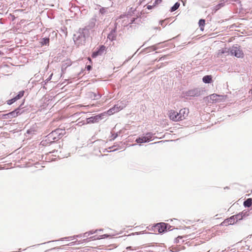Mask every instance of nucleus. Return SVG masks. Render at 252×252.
Masks as SVG:
<instances>
[{
  "mask_svg": "<svg viewBox=\"0 0 252 252\" xmlns=\"http://www.w3.org/2000/svg\"><path fill=\"white\" fill-rule=\"evenodd\" d=\"M169 113V117L170 120L175 122L180 121L178 112L174 110H171Z\"/></svg>",
  "mask_w": 252,
  "mask_h": 252,
  "instance_id": "ddd939ff",
  "label": "nucleus"
},
{
  "mask_svg": "<svg viewBox=\"0 0 252 252\" xmlns=\"http://www.w3.org/2000/svg\"><path fill=\"white\" fill-rule=\"evenodd\" d=\"M94 144L95 147H97L98 148H100L101 146H103L105 144V142L104 140L102 139H97L95 140L93 142Z\"/></svg>",
  "mask_w": 252,
  "mask_h": 252,
  "instance_id": "6ab92c4d",
  "label": "nucleus"
},
{
  "mask_svg": "<svg viewBox=\"0 0 252 252\" xmlns=\"http://www.w3.org/2000/svg\"><path fill=\"white\" fill-rule=\"evenodd\" d=\"M235 221L233 216L230 218L225 219L223 221L220 223L221 226H228L229 225H233L235 223Z\"/></svg>",
  "mask_w": 252,
  "mask_h": 252,
  "instance_id": "4468645a",
  "label": "nucleus"
},
{
  "mask_svg": "<svg viewBox=\"0 0 252 252\" xmlns=\"http://www.w3.org/2000/svg\"><path fill=\"white\" fill-rule=\"evenodd\" d=\"M75 243H76V242H72L70 243L68 245H69V246H73L75 244Z\"/></svg>",
  "mask_w": 252,
  "mask_h": 252,
  "instance_id": "864d4df0",
  "label": "nucleus"
},
{
  "mask_svg": "<svg viewBox=\"0 0 252 252\" xmlns=\"http://www.w3.org/2000/svg\"><path fill=\"white\" fill-rule=\"evenodd\" d=\"M116 29H112L110 33L108 34L107 38L111 41L116 40Z\"/></svg>",
  "mask_w": 252,
  "mask_h": 252,
  "instance_id": "a211bd4d",
  "label": "nucleus"
},
{
  "mask_svg": "<svg viewBox=\"0 0 252 252\" xmlns=\"http://www.w3.org/2000/svg\"><path fill=\"white\" fill-rule=\"evenodd\" d=\"M159 44L160 43H158L155 46H153L152 47V48H153L154 50H156L158 48V47H156V46H158Z\"/></svg>",
  "mask_w": 252,
  "mask_h": 252,
  "instance_id": "09e8293b",
  "label": "nucleus"
},
{
  "mask_svg": "<svg viewBox=\"0 0 252 252\" xmlns=\"http://www.w3.org/2000/svg\"><path fill=\"white\" fill-rule=\"evenodd\" d=\"M199 27H200L201 29L202 30V28L204 26L205 24V21L204 19H200L199 21L198 22Z\"/></svg>",
  "mask_w": 252,
  "mask_h": 252,
  "instance_id": "473e14b6",
  "label": "nucleus"
},
{
  "mask_svg": "<svg viewBox=\"0 0 252 252\" xmlns=\"http://www.w3.org/2000/svg\"><path fill=\"white\" fill-rule=\"evenodd\" d=\"M111 141H113L118 136V132L117 133H113L112 132H111Z\"/></svg>",
  "mask_w": 252,
  "mask_h": 252,
  "instance_id": "f704fd0d",
  "label": "nucleus"
},
{
  "mask_svg": "<svg viewBox=\"0 0 252 252\" xmlns=\"http://www.w3.org/2000/svg\"><path fill=\"white\" fill-rule=\"evenodd\" d=\"M52 75H53V73H52V74L50 75V76L49 77V78H48L46 80H47V81H48L49 80H50L51 79Z\"/></svg>",
  "mask_w": 252,
  "mask_h": 252,
  "instance_id": "3c124183",
  "label": "nucleus"
},
{
  "mask_svg": "<svg viewBox=\"0 0 252 252\" xmlns=\"http://www.w3.org/2000/svg\"><path fill=\"white\" fill-rule=\"evenodd\" d=\"M108 8L101 7L99 9V13L102 15H104L107 13Z\"/></svg>",
  "mask_w": 252,
  "mask_h": 252,
  "instance_id": "7c9ffc66",
  "label": "nucleus"
},
{
  "mask_svg": "<svg viewBox=\"0 0 252 252\" xmlns=\"http://www.w3.org/2000/svg\"><path fill=\"white\" fill-rule=\"evenodd\" d=\"M112 148H113V146L108 148L109 149H112Z\"/></svg>",
  "mask_w": 252,
  "mask_h": 252,
  "instance_id": "0e129e2a",
  "label": "nucleus"
},
{
  "mask_svg": "<svg viewBox=\"0 0 252 252\" xmlns=\"http://www.w3.org/2000/svg\"><path fill=\"white\" fill-rule=\"evenodd\" d=\"M137 249L136 247L133 248L131 246H128L126 248V250L124 251L123 252H127V251L130 250V251H133L136 250Z\"/></svg>",
  "mask_w": 252,
  "mask_h": 252,
  "instance_id": "c9c22d12",
  "label": "nucleus"
},
{
  "mask_svg": "<svg viewBox=\"0 0 252 252\" xmlns=\"http://www.w3.org/2000/svg\"><path fill=\"white\" fill-rule=\"evenodd\" d=\"M90 34L86 29H80L78 32L74 34L73 40L75 43L78 45H84L86 39L89 38Z\"/></svg>",
  "mask_w": 252,
  "mask_h": 252,
  "instance_id": "f257e3e1",
  "label": "nucleus"
},
{
  "mask_svg": "<svg viewBox=\"0 0 252 252\" xmlns=\"http://www.w3.org/2000/svg\"><path fill=\"white\" fill-rule=\"evenodd\" d=\"M97 231H98L97 229H96L95 230H91L88 231V234L89 235H92V234H94V233H96Z\"/></svg>",
  "mask_w": 252,
  "mask_h": 252,
  "instance_id": "ea45409f",
  "label": "nucleus"
},
{
  "mask_svg": "<svg viewBox=\"0 0 252 252\" xmlns=\"http://www.w3.org/2000/svg\"><path fill=\"white\" fill-rule=\"evenodd\" d=\"M234 71H237V72H239L240 71V70H238V69L236 68L234 69Z\"/></svg>",
  "mask_w": 252,
  "mask_h": 252,
  "instance_id": "052dcab7",
  "label": "nucleus"
},
{
  "mask_svg": "<svg viewBox=\"0 0 252 252\" xmlns=\"http://www.w3.org/2000/svg\"><path fill=\"white\" fill-rule=\"evenodd\" d=\"M252 205V198H249L246 199L243 202V205L245 207L249 208Z\"/></svg>",
  "mask_w": 252,
  "mask_h": 252,
  "instance_id": "412c9836",
  "label": "nucleus"
},
{
  "mask_svg": "<svg viewBox=\"0 0 252 252\" xmlns=\"http://www.w3.org/2000/svg\"><path fill=\"white\" fill-rule=\"evenodd\" d=\"M227 0H220V2H222V1H223V2H225V1H226Z\"/></svg>",
  "mask_w": 252,
  "mask_h": 252,
  "instance_id": "e2e57ef3",
  "label": "nucleus"
},
{
  "mask_svg": "<svg viewBox=\"0 0 252 252\" xmlns=\"http://www.w3.org/2000/svg\"><path fill=\"white\" fill-rule=\"evenodd\" d=\"M203 92L204 91L202 88L198 87L189 90L187 91L183 92L182 94L184 95V97H198L202 95Z\"/></svg>",
  "mask_w": 252,
  "mask_h": 252,
  "instance_id": "f03ea898",
  "label": "nucleus"
},
{
  "mask_svg": "<svg viewBox=\"0 0 252 252\" xmlns=\"http://www.w3.org/2000/svg\"><path fill=\"white\" fill-rule=\"evenodd\" d=\"M235 222H237L238 220H242L244 218V215L242 212H240L237 215H233Z\"/></svg>",
  "mask_w": 252,
  "mask_h": 252,
  "instance_id": "4be33fe9",
  "label": "nucleus"
},
{
  "mask_svg": "<svg viewBox=\"0 0 252 252\" xmlns=\"http://www.w3.org/2000/svg\"><path fill=\"white\" fill-rule=\"evenodd\" d=\"M63 57L62 55H59L57 58H55V61L56 62H61L62 63L65 61V59L62 60Z\"/></svg>",
  "mask_w": 252,
  "mask_h": 252,
  "instance_id": "bb28decb",
  "label": "nucleus"
},
{
  "mask_svg": "<svg viewBox=\"0 0 252 252\" xmlns=\"http://www.w3.org/2000/svg\"><path fill=\"white\" fill-rule=\"evenodd\" d=\"M222 95L217 94H212L209 96L204 97L203 99L207 103H215L220 101V97H223Z\"/></svg>",
  "mask_w": 252,
  "mask_h": 252,
  "instance_id": "39448f33",
  "label": "nucleus"
},
{
  "mask_svg": "<svg viewBox=\"0 0 252 252\" xmlns=\"http://www.w3.org/2000/svg\"><path fill=\"white\" fill-rule=\"evenodd\" d=\"M202 81L205 84H210L212 82V76L211 75H207L203 77Z\"/></svg>",
  "mask_w": 252,
  "mask_h": 252,
  "instance_id": "aec40b11",
  "label": "nucleus"
},
{
  "mask_svg": "<svg viewBox=\"0 0 252 252\" xmlns=\"http://www.w3.org/2000/svg\"><path fill=\"white\" fill-rule=\"evenodd\" d=\"M189 113V109L186 108L181 109L178 112L180 121L185 119L188 116Z\"/></svg>",
  "mask_w": 252,
  "mask_h": 252,
  "instance_id": "2eb2a0df",
  "label": "nucleus"
},
{
  "mask_svg": "<svg viewBox=\"0 0 252 252\" xmlns=\"http://www.w3.org/2000/svg\"><path fill=\"white\" fill-rule=\"evenodd\" d=\"M158 227V232L159 234L164 233L168 231L172 230L170 228L172 227L170 224L165 222H159L157 223V226ZM173 229H172L173 230Z\"/></svg>",
  "mask_w": 252,
  "mask_h": 252,
  "instance_id": "423d86ee",
  "label": "nucleus"
},
{
  "mask_svg": "<svg viewBox=\"0 0 252 252\" xmlns=\"http://www.w3.org/2000/svg\"><path fill=\"white\" fill-rule=\"evenodd\" d=\"M180 4L178 2H176L174 4V5L171 7L170 11L171 12L175 11L179 8V7L180 6Z\"/></svg>",
  "mask_w": 252,
  "mask_h": 252,
  "instance_id": "cd10ccee",
  "label": "nucleus"
},
{
  "mask_svg": "<svg viewBox=\"0 0 252 252\" xmlns=\"http://www.w3.org/2000/svg\"><path fill=\"white\" fill-rule=\"evenodd\" d=\"M106 116V114L105 113H103L94 116H91L86 119V123L87 124L98 123L99 121L103 119L104 118V116Z\"/></svg>",
  "mask_w": 252,
  "mask_h": 252,
  "instance_id": "6e6552de",
  "label": "nucleus"
},
{
  "mask_svg": "<svg viewBox=\"0 0 252 252\" xmlns=\"http://www.w3.org/2000/svg\"><path fill=\"white\" fill-rule=\"evenodd\" d=\"M242 212V213H243V215H244V217H246V216H248V215H249V214H248V212H247V211H246V212H244V211H243V212Z\"/></svg>",
  "mask_w": 252,
  "mask_h": 252,
  "instance_id": "49530a36",
  "label": "nucleus"
},
{
  "mask_svg": "<svg viewBox=\"0 0 252 252\" xmlns=\"http://www.w3.org/2000/svg\"><path fill=\"white\" fill-rule=\"evenodd\" d=\"M16 99L13 97L10 99H9L7 101V104L8 105H11L14 102H15L16 101Z\"/></svg>",
  "mask_w": 252,
  "mask_h": 252,
  "instance_id": "e433bc0d",
  "label": "nucleus"
},
{
  "mask_svg": "<svg viewBox=\"0 0 252 252\" xmlns=\"http://www.w3.org/2000/svg\"><path fill=\"white\" fill-rule=\"evenodd\" d=\"M134 21V19L133 18V19L131 20V23H133Z\"/></svg>",
  "mask_w": 252,
  "mask_h": 252,
  "instance_id": "69168bd1",
  "label": "nucleus"
},
{
  "mask_svg": "<svg viewBox=\"0 0 252 252\" xmlns=\"http://www.w3.org/2000/svg\"><path fill=\"white\" fill-rule=\"evenodd\" d=\"M230 50L231 48H224L221 49V50H220L218 52V55L219 56H226L230 55Z\"/></svg>",
  "mask_w": 252,
  "mask_h": 252,
  "instance_id": "f3484780",
  "label": "nucleus"
},
{
  "mask_svg": "<svg viewBox=\"0 0 252 252\" xmlns=\"http://www.w3.org/2000/svg\"><path fill=\"white\" fill-rule=\"evenodd\" d=\"M66 64H63V65L61 67V71H62L61 76H62L63 73H65L66 68L68 66H70L72 64H68V65L65 66Z\"/></svg>",
  "mask_w": 252,
  "mask_h": 252,
  "instance_id": "c756f323",
  "label": "nucleus"
},
{
  "mask_svg": "<svg viewBox=\"0 0 252 252\" xmlns=\"http://www.w3.org/2000/svg\"><path fill=\"white\" fill-rule=\"evenodd\" d=\"M230 55L234 56L237 58H242L244 57V53L241 49L240 46L236 45L231 48Z\"/></svg>",
  "mask_w": 252,
  "mask_h": 252,
  "instance_id": "0eeeda50",
  "label": "nucleus"
},
{
  "mask_svg": "<svg viewBox=\"0 0 252 252\" xmlns=\"http://www.w3.org/2000/svg\"><path fill=\"white\" fill-rule=\"evenodd\" d=\"M224 189H229V188H228V187H225Z\"/></svg>",
  "mask_w": 252,
  "mask_h": 252,
  "instance_id": "774afa93",
  "label": "nucleus"
},
{
  "mask_svg": "<svg viewBox=\"0 0 252 252\" xmlns=\"http://www.w3.org/2000/svg\"><path fill=\"white\" fill-rule=\"evenodd\" d=\"M153 6H154L153 5H148V6H147V8H148V9H152V8H153Z\"/></svg>",
  "mask_w": 252,
  "mask_h": 252,
  "instance_id": "8fccbe9b",
  "label": "nucleus"
},
{
  "mask_svg": "<svg viewBox=\"0 0 252 252\" xmlns=\"http://www.w3.org/2000/svg\"><path fill=\"white\" fill-rule=\"evenodd\" d=\"M52 135L53 134H51V133L47 135L45 137V139L43 140L41 142V145L44 146H47L52 144L55 142H56L55 140H54V139H53Z\"/></svg>",
  "mask_w": 252,
  "mask_h": 252,
  "instance_id": "9b49d317",
  "label": "nucleus"
},
{
  "mask_svg": "<svg viewBox=\"0 0 252 252\" xmlns=\"http://www.w3.org/2000/svg\"><path fill=\"white\" fill-rule=\"evenodd\" d=\"M162 0H156L153 4V6H156L157 4L161 3Z\"/></svg>",
  "mask_w": 252,
  "mask_h": 252,
  "instance_id": "79ce46f5",
  "label": "nucleus"
},
{
  "mask_svg": "<svg viewBox=\"0 0 252 252\" xmlns=\"http://www.w3.org/2000/svg\"><path fill=\"white\" fill-rule=\"evenodd\" d=\"M184 237L178 236L177 238L175 239L174 242L176 244L180 243V240H181Z\"/></svg>",
  "mask_w": 252,
  "mask_h": 252,
  "instance_id": "4c0bfd02",
  "label": "nucleus"
},
{
  "mask_svg": "<svg viewBox=\"0 0 252 252\" xmlns=\"http://www.w3.org/2000/svg\"><path fill=\"white\" fill-rule=\"evenodd\" d=\"M76 238V237H75V235H74V236H72L65 237L62 238L60 239V241H63L64 240H69L70 239L73 240V239H74Z\"/></svg>",
  "mask_w": 252,
  "mask_h": 252,
  "instance_id": "72a5a7b5",
  "label": "nucleus"
},
{
  "mask_svg": "<svg viewBox=\"0 0 252 252\" xmlns=\"http://www.w3.org/2000/svg\"><path fill=\"white\" fill-rule=\"evenodd\" d=\"M164 21H160V25H161V26H163V23H164Z\"/></svg>",
  "mask_w": 252,
  "mask_h": 252,
  "instance_id": "4d7b16f0",
  "label": "nucleus"
},
{
  "mask_svg": "<svg viewBox=\"0 0 252 252\" xmlns=\"http://www.w3.org/2000/svg\"><path fill=\"white\" fill-rule=\"evenodd\" d=\"M97 230H98V231H103L102 229H97Z\"/></svg>",
  "mask_w": 252,
  "mask_h": 252,
  "instance_id": "338daca9",
  "label": "nucleus"
},
{
  "mask_svg": "<svg viewBox=\"0 0 252 252\" xmlns=\"http://www.w3.org/2000/svg\"><path fill=\"white\" fill-rule=\"evenodd\" d=\"M90 96L94 99L97 100L101 97V95L99 93H92Z\"/></svg>",
  "mask_w": 252,
  "mask_h": 252,
  "instance_id": "393cba45",
  "label": "nucleus"
},
{
  "mask_svg": "<svg viewBox=\"0 0 252 252\" xmlns=\"http://www.w3.org/2000/svg\"><path fill=\"white\" fill-rule=\"evenodd\" d=\"M162 142H163L162 141H158V142H155L153 144L159 143H161Z\"/></svg>",
  "mask_w": 252,
  "mask_h": 252,
  "instance_id": "bf43d9fd",
  "label": "nucleus"
},
{
  "mask_svg": "<svg viewBox=\"0 0 252 252\" xmlns=\"http://www.w3.org/2000/svg\"><path fill=\"white\" fill-rule=\"evenodd\" d=\"M87 60H89L90 62H91V58H89H89H87Z\"/></svg>",
  "mask_w": 252,
  "mask_h": 252,
  "instance_id": "680f3d73",
  "label": "nucleus"
},
{
  "mask_svg": "<svg viewBox=\"0 0 252 252\" xmlns=\"http://www.w3.org/2000/svg\"><path fill=\"white\" fill-rule=\"evenodd\" d=\"M96 19L95 18H92L89 21L88 24L83 29H86L89 32V33H91V32L93 31V29L94 28L95 25Z\"/></svg>",
  "mask_w": 252,
  "mask_h": 252,
  "instance_id": "f8f14e48",
  "label": "nucleus"
},
{
  "mask_svg": "<svg viewBox=\"0 0 252 252\" xmlns=\"http://www.w3.org/2000/svg\"><path fill=\"white\" fill-rule=\"evenodd\" d=\"M117 151V149H114V150H112L108 151L107 149H103L102 152L103 153H104V152H114V151Z\"/></svg>",
  "mask_w": 252,
  "mask_h": 252,
  "instance_id": "c03bdc74",
  "label": "nucleus"
},
{
  "mask_svg": "<svg viewBox=\"0 0 252 252\" xmlns=\"http://www.w3.org/2000/svg\"><path fill=\"white\" fill-rule=\"evenodd\" d=\"M3 55V53H2L0 50V56H1L2 55Z\"/></svg>",
  "mask_w": 252,
  "mask_h": 252,
  "instance_id": "13d9d810",
  "label": "nucleus"
},
{
  "mask_svg": "<svg viewBox=\"0 0 252 252\" xmlns=\"http://www.w3.org/2000/svg\"><path fill=\"white\" fill-rule=\"evenodd\" d=\"M24 94H25L24 91H21L18 93V94L15 96L14 97V98L17 101V100L20 99V98H21L24 96Z\"/></svg>",
  "mask_w": 252,
  "mask_h": 252,
  "instance_id": "a878e982",
  "label": "nucleus"
},
{
  "mask_svg": "<svg viewBox=\"0 0 252 252\" xmlns=\"http://www.w3.org/2000/svg\"><path fill=\"white\" fill-rule=\"evenodd\" d=\"M89 235L88 234V232H86L85 233H84L83 234V236L84 237H87L88 236H89Z\"/></svg>",
  "mask_w": 252,
  "mask_h": 252,
  "instance_id": "de8ad7c7",
  "label": "nucleus"
},
{
  "mask_svg": "<svg viewBox=\"0 0 252 252\" xmlns=\"http://www.w3.org/2000/svg\"><path fill=\"white\" fill-rule=\"evenodd\" d=\"M92 65L89 64L87 65L85 68H82L81 70L79 72L77 75L78 76H84L86 73V71H88L89 72L92 69Z\"/></svg>",
  "mask_w": 252,
  "mask_h": 252,
  "instance_id": "dca6fc26",
  "label": "nucleus"
},
{
  "mask_svg": "<svg viewBox=\"0 0 252 252\" xmlns=\"http://www.w3.org/2000/svg\"><path fill=\"white\" fill-rule=\"evenodd\" d=\"M120 110V109L118 108L117 105H115L113 107L111 108L108 111V113L109 114H111L114 113L116 112H118Z\"/></svg>",
  "mask_w": 252,
  "mask_h": 252,
  "instance_id": "b1692460",
  "label": "nucleus"
},
{
  "mask_svg": "<svg viewBox=\"0 0 252 252\" xmlns=\"http://www.w3.org/2000/svg\"><path fill=\"white\" fill-rule=\"evenodd\" d=\"M95 237V236H92V237H90L89 238H87V239H84V240H83V241H84V242H87L88 239H92V240H94V239H96V238H94Z\"/></svg>",
  "mask_w": 252,
  "mask_h": 252,
  "instance_id": "a18cd8bd",
  "label": "nucleus"
},
{
  "mask_svg": "<svg viewBox=\"0 0 252 252\" xmlns=\"http://www.w3.org/2000/svg\"><path fill=\"white\" fill-rule=\"evenodd\" d=\"M157 226V223L155 224L153 226H152L151 229H149V230L154 231L155 232L158 231V227Z\"/></svg>",
  "mask_w": 252,
  "mask_h": 252,
  "instance_id": "58836bf2",
  "label": "nucleus"
},
{
  "mask_svg": "<svg viewBox=\"0 0 252 252\" xmlns=\"http://www.w3.org/2000/svg\"><path fill=\"white\" fill-rule=\"evenodd\" d=\"M225 2H221L220 3L217 4L215 7H214V10L215 12H216L217 10L220 9L221 7H223L224 6V3Z\"/></svg>",
  "mask_w": 252,
  "mask_h": 252,
  "instance_id": "c85d7f7f",
  "label": "nucleus"
},
{
  "mask_svg": "<svg viewBox=\"0 0 252 252\" xmlns=\"http://www.w3.org/2000/svg\"><path fill=\"white\" fill-rule=\"evenodd\" d=\"M82 234H79V235H75V237H76V238H80V237H82Z\"/></svg>",
  "mask_w": 252,
  "mask_h": 252,
  "instance_id": "603ef678",
  "label": "nucleus"
},
{
  "mask_svg": "<svg viewBox=\"0 0 252 252\" xmlns=\"http://www.w3.org/2000/svg\"><path fill=\"white\" fill-rule=\"evenodd\" d=\"M128 61H129V59H126V60L124 62V63H126L128 62Z\"/></svg>",
  "mask_w": 252,
  "mask_h": 252,
  "instance_id": "6e6d98bb",
  "label": "nucleus"
},
{
  "mask_svg": "<svg viewBox=\"0 0 252 252\" xmlns=\"http://www.w3.org/2000/svg\"><path fill=\"white\" fill-rule=\"evenodd\" d=\"M113 148H114V147H118V148H117V149H117V150H118V149H121L122 148H121V146H120L119 145V144H117V143H114V144L113 145Z\"/></svg>",
  "mask_w": 252,
  "mask_h": 252,
  "instance_id": "37998d69",
  "label": "nucleus"
},
{
  "mask_svg": "<svg viewBox=\"0 0 252 252\" xmlns=\"http://www.w3.org/2000/svg\"><path fill=\"white\" fill-rule=\"evenodd\" d=\"M23 112L21 108V105L13 111L10 112L8 113L2 114L0 115V118L2 119H9L15 118L19 115L21 114Z\"/></svg>",
  "mask_w": 252,
  "mask_h": 252,
  "instance_id": "7ed1b4c3",
  "label": "nucleus"
},
{
  "mask_svg": "<svg viewBox=\"0 0 252 252\" xmlns=\"http://www.w3.org/2000/svg\"><path fill=\"white\" fill-rule=\"evenodd\" d=\"M154 134L152 132H149L143 134L141 137L136 138L135 141L139 144L148 143L152 141L154 139Z\"/></svg>",
  "mask_w": 252,
  "mask_h": 252,
  "instance_id": "20e7f679",
  "label": "nucleus"
},
{
  "mask_svg": "<svg viewBox=\"0 0 252 252\" xmlns=\"http://www.w3.org/2000/svg\"><path fill=\"white\" fill-rule=\"evenodd\" d=\"M50 39L48 37H45L41 39L40 43L42 46L48 45L49 44Z\"/></svg>",
  "mask_w": 252,
  "mask_h": 252,
  "instance_id": "5701e85b",
  "label": "nucleus"
},
{
  "mask_svg": "<svg viewBox=\"0 0 252 252\" xmlns=\"http://www.w3.org/2000/svg\"><path fill=\"white\" fill-rule=\"evenodd\" d=\"M106 51V48L104 45H100L97 47L94 51L92 54V57L95 58L99 56H101L105 54Z\"/></svg>",
  "mask_w": 252,
  "mask_h": 252,
  "instance_id": "9d476101",
  "label": "nucleus"
},
{
  "mask_svg": "<svg viewBox=\"0 0 252 252\" xmlns=\"http://www.w3.org/2000/svg\"><path fill=\"white\" fill-rule=\"evenodd\" d=\"M10 66L8 64H3L0 66V69L2 70L4 72V70H6L7 68H10Z\"/></svg>",
  "mask_w": 252,
  "mask_h": 252,
  "instance_id": "2f4dec72",
  "label": "nucleus"
},
{
  "mask_svg": "<svg viewBox=\"0 0 252 252\" xmlns=\"http://www.w3.org/2000/svg\"><path fill=\"white\" fill-rule=\"evenodd\" d=\"M50 133L53 134L52 136L54 140L57 141L64 135L65 131L64 129L57 128Z\"/></svg>",
  "mask_w": 252,
  "mask_h": 252,
  "instance_id": "1a4fd4ad",
  "label": "nucleus"
},
{
  "mask_svg": "<svg viewBox=\"0 0 252 252\" xmlns=\"http://www.w3.org/2000/svg\"><path fill=\"white\" fill-rule=\"evenodd\" d=\"M31 132H32V130H28L27 131V133L28 134H31Z\"/></svg>",
  "mask_w": 252,
  "mask_h": 252,
  "instance_id": "5fc2aeb1",
  "label": "nucleus"
},
{
  "mask_svg": "<svg viewBox=\"0 0 252 252\" xmlns=\"http://www.w3.org/2000/svg\"><path fill=\"white\" fill-rule=\"evenodd\" d=\"M99 237L100 238H97V239H104V238H107L108 237V234H105L101 235H100Z\"/></svg>",
  "mask_w": 252,
  "mask_h": 252,
  "instance_id": "a19ab883",
  "label": "nucleus"
}]
</instances>
